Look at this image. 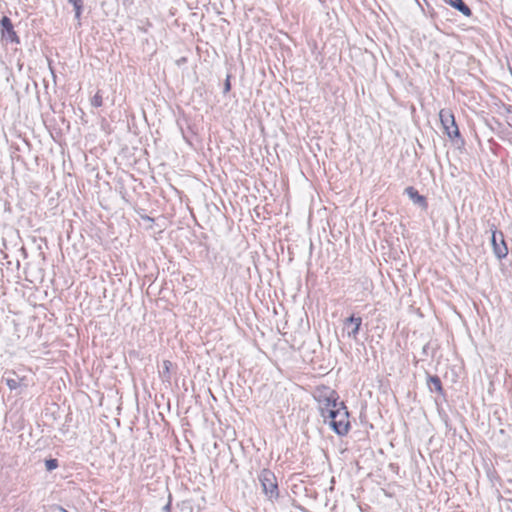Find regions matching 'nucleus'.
I'll list each match as a JSON object with an SVG mask.
<instances>
[{
    "label": "nucleus",
    "instance_id": "nucleus-13",
    "mask_svg": "<svg viewBox=\"0 0 512 512\" xmlns=\"http://www.w3.org/2000/svg\"><path fill=\"white\" fill-rule=\"evenodd\" d=\"M0 25L2 27L1 31H6L8 29H11L13 28V24H12V21L9 17L7 16H4L1 21H0Z\"/></svg>",
    "mask_w": 512,
    "mask_h": 512
},
{
    "label": "nucleus",
    "instance_id": "nucleus-1",
    "mask_svg": "<svg viewBox=\"0 0 512 512\" xmlns=\"http://www.w3.org/2000/svg\"><path fill=\"white\" fill-rule=\"evenodd\" d=\"M329 425L333 431L340 435H346L350 428L349 413L343 402H340L336 410L331 412Z\"/></svg>",
    "mask_w": 512,
    "mask_h": 512
},
{
    "label": "nucleus",
    "instance_id": "nucleus-14",
    "mask_svg": "<svg viewBox=\"0 0 512 512\" xmlns=\"http://www.w3.org/2000/svg\"><path fill=\"white\" fill-rule=\"evenodd\" d=\"M505 120L507 124L512 128V105H508L505 108Z\"/></svg>",
    "mask_w": 512,
    "mask_h": 512
},
{
    "label": "nucleus",
    "instance_id": "nucleus-11",
    "mask_svg": "<svg viewBox=\"0 0 512 512\" xmlns=\"http://www.w3.org/2000/svg\"><path fill=\"white\" fill-rule=\"evenodd\" d=\"M71 3L75 10V17L80 18L81 9H82V0H68Z\"/></svg>",
    "mask_w": 512,
    "mask_h": 512
},
{
    "label": "nucleus",
    "instance_id": "nucleus-8",
    "mask_svg": "<svg viewBox=\"0 0 512 512\" xmlns=\"http://www.w3.org/2000/svg\"><path fill=\"white\" fill-rule=\"evenodd\" d=\"M447 4L457 9L464 16L469 17L472 14L471 9L463 2V0H444Z\"/></svg>",
    "mask_w": 512,
    "mask_h": 512
},
{
    "label": "nucleus",
    "instance_id": "nucleus-3",
    "mask_svg": "<svg viewBox=\"0 0 512 512\" xmlns=\"http://www.w3.org/2000/svg\"><path fill=\"white\" fill-rule=\"evenodd\" d=\"M338 396L336 395V392L333 390H327L323 398L319 399V410L321 413V416L326 420L331 416V412L335 411L338 407L339 403L337 401Z\"/></svg>",
    "mask_w": 512,
    "mask_h": 512
},
{
    "label": "nucleus",
    "instance_id": "nucleus-7",
    "mask_svg": "<svg viewBox=\"0 0 512 512\" xmlns=\"http://www.w3.org/2000/svg\"><path fill=\"white\" fill-rule=\"evenodd\" d=\"M405 194L413 201V203L419 205L423 209L427 208V201L426 198L418 193V191L412 187L409 186L405 189Z\"/></svg>",
    "mask_w": 512,
    "mask_h": 512
},
{
    "label": "nucleus",
    "instance_id": "nucleus-16",
    "mask_svg": "<svg viewBox=\"0 0 512 512\" xmlns=\"http://www.w3.org/2000/svg\"><path fill=\"white\" fill-rule=\"evenodd\" d=\"M91 104L94 107H100L102 105V96L97 92L91 99Z\"/></svg>",
    "mask_w": 512,
    "mask_h": 512
},
{
    "label": "nucleus",
    "instance_id": "nucleus-2",
    "mask_svg": "<svg viewBox=\"0 0 512 512\" xmlns=\"http://www.w3.org/2000/svg\"><path fill=\"white\" fill-rule=\"evenodd\" d=\"M258 479L266 498L271 502L277 500L279 498V488L275 474L269 469H263Z\"/></svg>",
    "mask_w": 512,
    "mask_h": 512
},
{
    "label": "nucleus",
    "instance_id": "nucleus-9",
    "mask_svg": "<svg viewBox=\"0 0 512 512\" xmlns=\"http://www.w3.org/2000/svg\"><path fill=\"white\" fill-rule=\"evenodd\" d=\"M1 36L6 41H10V42L15 43V44H19L20 43V39L17 36V34H16L15 30H14V27L11 28V29H8L6 31H1Z\"/></svg>",
    "mask_w": 512,
    "mask_h": 512
},
{
    "label": "nucleus",
    "instance_id": "nucleus-19",
    "mask_svg": "<svg viewBox=\"0 0 512 512\" xmlns=\"http://www.w3.org/2000/svg\"><path fill=\"white\" fill-rule=\"evenodd\" d=\"M231 89V85H230V80H229V76L227 77L226 81H225V84H224V92H228L230 91Z\"/></svg>",
    "mask_w": 512,
    "mask_h": 512
},
{
    "label": "nucleus",
    "instance_id": "nucleus-17",
    "mask_svg": "<svg viewBox=\"0 0 512 512\" xmlns=\"http://www.w3.org/2000/svg\"><path fill=\"white\" fill-rule=\"evenodd\" d=\"M48 512H68V511L59 505H53L50 507Z\"/></svg>",
    "mask_w": 512,
    "mask_h": 512
},
{
    "label": "nucleus",
    "instance_id": "nucleus-6",
    "mask_svg": "<svg viewBox=\"0 0 512 512\" xmlns=\"http://www.w3.org/2000/svg\"><path fill=\"white\" fill-rule=\"evenodd\" d=\"M362 325V318L351 315L344 321V327L347 329V336L353 340L358 339L360 327Z\"/></svg>",
    "mask_w": 512,
    "mask_h": 512
},
{
    "label": "nucleus",
    "instance_id": "nucleus-5",
    "mask_svg": "<svg viewBox=\"0 0 512 512\" xmlns=\"http://www.w3.org/2000/svg\"><path fill=\"white\" fill-rule=\"evenodd\" d=\"M491 232V244L493 247L494 254L498 259H503L508 254V248L506 246L503 233L498 232L495 229L494 224L491 225Z\"/></svg>",
    "mask_w": 512,
    "mask_h": 512
},
{
    "label": "nucleus",
    "instance_id": "nucleus-18",
    "mask_svg": "<svg viewBox=\"0 0 512 512\" xmlns=\"http://www.w3.org/2000/svg\"><path fill=\"white\" fill-rule=\"evenodd\" d=\"M162 512H171V494H169L168 502L163 506Z\"/></svg>",
    "mask_w": 512,
    "mask_h": 512
},
{
    "label": "nucleus",
    "instance_id": "nucleus-10",
    "mask_svg": "<svg viewBox=\"0 0 512 512\" xmlns=\"http://www.w3.org/2000/svg\"><path fill=\"white\" fill-rule=\"evenodd\" d=\"M429 387H430L431 390H435V391L441 392L442 391V384H441V381H440L439 377H437V376L430 377V379H429Z\"/></svg>",
    "mask_w": 512,
    "mask_h": 512
},
{
    "label": "nucleus",
    "instance_id": "nucleus-12",
    "mask_svg": "<svg viewBox=\"0 0 512 512\" xmlns=\"http://www.w3.org/2000/svg\"><path fill=\"white\" fill-rule=\"evenodd\" d=\"M4 380L10 390H15L20 386V382L15 378L4 377Z\"/></svg>",
    "mask_w": 512,
    "mask_h": 512
},
{
    "label": "nucleus",
    "instance_id": "nucleus-15",
    "mask_svg": "<svg viewBox=\"0 0 512 512\" xmlns=\"http://www.w3.org/2000/svg\"><path fill=\"white\" fill-rule=\"evenodd\" d=\"M45 467L48 471H52L58 467L57 459H48L45 461Z\"/></svg>",
    "mask_w": 512,
    "mask_h": 512
},
{
    "label": "nucleus",
    "instance_id": "nucleus-4",
    "mask_svg": "<svg viewBox=\"0 0 512 512\" xmlns=\"http://www.w3.org/2000/svg\"><path fill=\"white\" fill-rule=\"evenodd\" d=\"M440 122L444 132L449 138L458 137L460 135L458 126L455 122V117L449 109H442L439 112Z\"/></svg>",
    "mask_w": 512,
    "mask_h": 512
}]
</instances>
